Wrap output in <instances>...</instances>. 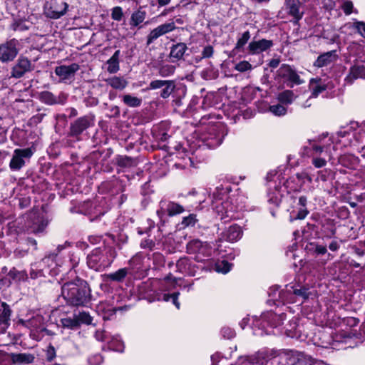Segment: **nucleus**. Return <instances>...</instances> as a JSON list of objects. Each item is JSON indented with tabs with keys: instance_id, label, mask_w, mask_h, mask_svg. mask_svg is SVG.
I'll return each mask as SVG.
<instances>
[{
	"instance_id": "f257e3e1",
	"label": "nucleus",
	"mask_w": 365,
	"mask_h": 365,
	"mask_svg": "<svg viewBox=\"0 0 365 365\" xmlns=\"http://www.w3.org/2000/svg\"><path fill=\"white\" fill-rule=\"evenodd\" d=\"M61 294L68 304L81 306L88 302L91 290L86 281L77 279L64 283L61 288Z\"/></svg>"
},
{
	"instance_id": "f03ea898",
	"label": "nucleus",
	"mask_w": 365,
	"mask_h": 365,
	"mask_svg": "<svg viewBox=\"0 0 365 365\" xmlns=\"http://www.w3.org/2000/svg\"><path fill=\"white\" fill-rule=\"evenodd\" d=\"M286 315L284 313H277L272 311L263 312L259 317H254L253 327L255 335L275 334L277 329L284 323Z\"/></svg>"
},
{
	"instance_id": "7ed1b4c3",
	"label": "nucleus",
	"mask_w": 365,
	"mask_h": 365,
	"mask_svg": "<svg viewBox=\"0 0 365 365\" xmlns=\"http://www.w3.org/2000/svg\"><path fill=\"white\" fill-rule=\"evenodd\" d=\"M115 257V248L103 246L94 249L88 254L86 262L90 269L101 272L109 267Z\"/></svg>"
},
{
	"instance_id": "20e7f679",
	"label": "nucleus",
	"mask_w": 365,
	"mask_h": 365,
	"mask_svg": "<svg viewBox=\"0 0 365 365\" xmlns=\"http://www.w3.org/2000/svg\"><path fill=\"white\" fill-rule=\"evenodd\" d=\"M235 199L226 195L213 193L212 205L217 216L225 222L235 218V213L242 207L233 204Z\"/></svg>"
},
{
	"instance_id": "39448f33",
	"label": "nucleus",
	"mask_w": 365,
	"mask_h": 365,
	"mask_svg": "<svg viewBox=\"0 0 365 365\" xmlns=\"http://www.w3.org/2000/svg\"><path fill=\"white\" fill-rule=\"evenodd\" d=\"M268 294L270 298L269 302L273 301L274 304H276L277 301L288 303L296 302L297 301L292 299V295L302 299L301 303H302L312 296L309 289L305 287H300L299 288L291 287L290 289H287L286 291L279 290L278 287H271Z\"/></svg>"
},
{
	"instance_id": "423d86ee",
	"label": "nucleus",
	"mask_w": 365,
	"mask_h": 365,
	"mask_svg": "<svg viewBox=\"0 0 365 365\" xmlns=\"http://www.w3.org/2000/svg\"><path fill=\"white\" fill-rule=\"evenodd\" d=\"M18 40L13 38L0 45V61L7 62L12 61L18 54Z\"/></svg>"
},
{
	"instance_id": "0eeeda50",
	"label": "nucleus",
	"mask_w": 365,
	"mask_h": 365,
	"mask_svg": "<svg viewBox=\"0 0 365 365\" xmlns=\"http://www.w3.org/2000/svg\"><path fill=\"white\" fill-rule=\"evenodd\" d=\"M34 68V65L31 63V61L28 58L21 56L11 68V77L21 78L25 73L33 71Z\"/></svg>"
},
{
	"instance_id": "6e6552de",
	"label": "nucleus",
	"mask_w": 365,
	"mask_h": 365,
	"mask_svg": "<svg viewBox=\"0 0 365 365\" xmlns=\"http://www.w3.org/2000/svg\"><path fill=\"white\" fill-rule=\"evenodd\" d=\"M94 124L93 115H85L78 118L70 127V134L71 136H78L87 128L93 126Z\"/></svg>"
},
{
	"instance_id": "1a4fd4ad",
	"label": "nucleus",
	"mask_w": 365,
	"mask_h": 365,
	"mask_svg": "<svg viewBox=\"0 0 365 365\" xmlns=\"http://www.w3.org/2000/svg\"><path fill=\"white\" fill-rule=\"evenodd\" d=\"M33 155L31 149H16L10 161L9 166L12 170H20L25 164L24 158H29Z\"/></svg>"
},
{
	"instance_id": "9d476101",
	"label": "nucleus",
	"mask_w": 365,
	"mask_h": 365,
	"mask_svg": "<svg viewBox=\"0 0 365 365\" xmlns=\"http://www.w3.org/2000/svg\"><path fill=\"white\" fill-rule=\"evenodd\" d=\"M292 351L283 352L269 359H266L264 353L258 354V358L265 361V365H291Z\"/></svg>"
},
{
	"instance_id": "9b49d317",
	"label": "nucleus",
	"mask_w": 365,
	"mask_h": 365,
	"mask_svg": "<svg viewBox=\"0 0 365 365\" xmlns=\"http://www.w3.org/2000/svg\"><path fill=\"white\" fill-rule=\"evenodd\" d=\"M332 331L329 329L319 330L317 333L314 334L313 341L315 344L324 348H328L333 344L334 339L331 336Z\"/></svg>"
},
{
	"instance_id": "f8f14e48",
	"label": "nucleus",
	"mask_w": 365,
	"mask_h": 365,
	"mask_svg": "<svg viewBox=\"0 0 365 365\" xmlns=\"http://www.w3.org/2000/svg\"><path fill=\"white\" fill-rule=\"evenodd\" d=\"M41 102L47 105L64 104L67 100V95L64 93H60L56 96L51 92L43 91L39 95Z\"/></svg>"
},
{
	"instance_id": "ddd939ff",
	"label": "nucleus",
	"mask_w": 365,
	"mask_h": 365,
	"mask_svg": "<svg viewBox=\"0 0 365 365\" xmlns=\"http://www.w3.org/2000/svg\"><path fill=\"white\" fill-rule=\"evenodd\" d=\"M272 46V41L263 38L258 41H252L248 45L247 50L251 54H259L267 51Z\"/></svg>"
},
{
	"instance_id": "4468645a",
	"label": "nucleus",
	"mask_w": 365,
	"mask_h": 365,
	"mask_svg": "<svg viewBox=\"0 0 365 365\" xmlns=\"http://www.w3.org/2000/svg\"><path fill=\"white\" fill-rule=\"evenodd\" d=\"M68 9V4L62 0H51L48 15L52 19H58L64 15Z\"/></svg>"
},
{
	"instance_id": "2eb2a0df",
	"label": "nucleus",
	"mask_w": 365,
	"mask_h": 365,
	"mask_svg": "<svg viewBox=\"0 0 365 365\" xmlns=\"http://www.w3.org/2000/svg\"><path fill=\"white\" fill-rule=\"evenodd\" d=\"M78 70L79 65L74 63L68 66L62 65L56 67L55 73L62 80H67L73 78Z\"/></svg>"
},
{
	"instance_id": "dca6fc26",
	"label": "nucleus",
	"mask_w": 365,
	"mask_h": 365,
	"mask_svg": "<svg viewBox=\"0 0 365 365\" xmlns=\"http://www.w3.org/2000/svg\"><path fill=\"white\" fill-rule=\"evenodd\" d=\"M357 78H365V65L364 63L355 64L351 66L344 81L346 84L351 85Z\"/></svg>"
},
{
	"instance_id": "f3484780",
	"label": "nucleus",
	"mask_w": 365,
	"mask_h": 365,
	"mask_svg": "<svg viewBox=\"0 0 365 365\" xmlns=\"http://www.w3.org/2000/svg\"><path fill=\"white\" fill-rule=\"evenodd\" d=\"M54 254H48L43 259H42L41 261L31 264V268L30 270L31 278L36 279L39 277L43 276V267L45 265L50 266L48 262L50 261L51 259H53L54 257Z\"/></svg>"
},
{
	"instance_id": "a211bd4d",
	"label": "nucleus",
	"mask_w": 365,
	"mask_h": 365,
	"mask_svg": "<svg viewBox=\"0 0 365 365\" xmlns=\"http://www.w3.org/2000/svg\"><path fill=\"white\" fill-rule=\"evenodd\" d=\"M337 58L338 56L336 54V51L334 50L330 51L319 56L314 63V66L318 68L327 66L334 63Z\"/></svg>"
},
{
	"instance_id": "6ab92c4d",
	"label": "nucleus",
	"mask_w": 365,
	"mask_h": 365,
	"mask_svg": "<svg viewBox=\"0 0 365 365\" xmlns=\"http://www.w3.org/2000/svg\"><path fill=\"white\" fill-rule=\"evenodd\" d=\"M280 70L282 76L291 83L296 85H300L303 83L298 73L290 66L283 65Z\"/></svg>"
},
{
	"instance_id": "aec40b11",
	"label": "nucleus",
	"mask_w": 365,
	"mask_h": 365,
	"mask_svg": "<svg viewBox=\"0 0 365 365\" xmlns=\"http://www.w3.org/2000/svg\"><path fill=\"white\" fill-rule=\"evenodd\" d=\"M309 87L312 89L311 97L317 98L320 93L331 87L329 83H325L320 78L310 80Z\"/></svg>"
},
{
	"instance_id": "412c9836",
	"label": "nucleus",
	"mask_w": 365,
	"mask_h": 365,
	"mask_svg": "<svg viewBox=\"0 0 365 365\" xmlns=\"http://www.w3.org/2000/svg\"><path fill=\"white\" fill-rule=\"evenodd\" d=\"M11 313L12 310L9 305L2 302L0 308V325L3 326L2 331H5L6 329L10 325Z\"/></svg>"
},
{
	"instance_id": "4be33fe9",
	"label": "nucleus",
	"mask_w": 365,
	"mask_h": 365,
	"mask_svg": "<svg viewBox=\"0 0 365 365\" xmlns=\"http://www.w3.org/2000/svg\"><path fill=\"white\" fill-rule=\"evenodd\" d=\"M282 329H284L289 337L299 339L302 336L301 327L297 324L295 319L290 320Z\"/></svg>"
},
{
	"instance_id": "5701e85b",
	"label": "nucleus",
	"mask_w": 365,
	"mask_h": 365,
	"mask_svg": "<svg viewBox=\"0 0 365 365\" xmlns=\"http://www.w3.org/2000/svg\"><path fill=\"white\" fill-rule=\"evenodd\" d=\"M187 49V47L185 43L173 45L170 52V58H172V62L182 59Z\"/></svg>"
},
{
	"instance_id": "b1692460",
	"label": "nucleus",
	"mask_w": 365,
	"mask_h": 365,
	"mask_svg": "<svg viewBox=\"0 0 365 365\" xmlns=\"http://www.w3.org/2000/svg\"><path fill=\"white\" fill-rule=\"evenodd\" d=\"M291 365H314L311 358L302 353L292 351Z\"/></svg>"
},
{
	"instance_id": "393cba45",
	"label": "nucleus",
	"mask_w": 365,
	"mask_h": 365,
	"mask_svg": "<svg viewBox=\"0 0 365 365\" xmlns=\"http://www.w3.org/2000/svg\"><path fill=\"white\" fill-rule=\"evenodd\" d=\"M300 2L299 0H288V14L294 17L296 22L302 18L303 13L299 11Z\"/></svg>"
},
{
	"instance_id": "a878e982",
	"label": "nucleus",
	"mask_w": 365,
	"mask_h": 365,
	"mask_svg": "<svg viewBox=\"0 0 365 365\" xmlns=\"http://www.w3.org/2000/svg\"><path fill=\"white\" fill-rule=\"evenodd\" d=\"M120 51L117 50L115 51L113 55L107 61L108 68L107 71L110 73H115L119 69V57Z\"/></svg>"
},
{
	"instance_id": "bb28decb",
	"label": "nucleus",
	"mask_w": 365,
	"mask_h": 365,
	"mask_svg": "<svg viewBox=\"0 0 365 365\" xmlns=\"http://www.w3.org/2000/svg\"><path fill=\"white\" fill-rule=\"evenodd\" d=\"M176 267L181 273L193 274L191 262L187 257L180 258L176 263Z\"/></svg>"
},
{
	"instance_id": "cd10ccee",
	"label": "nucleus",
	"mask_w": 365,
	"mask_h": 365,
	"mask_svg": "<svg viewBox=\"0 0 365 365\" xmlns=\"http://www.w3.org/2000/svg\"><path fill=\"white\" fill-rule=\"evenodd\" d=\"M106 82L113 88L122 91L128 84V82L122 77L113 76L106 80Z\"/></svg>"
},
{
	"instance_id": "c85d7f7f",
	"label": "nucleus",
	"mask_w": 365,
	"mask_h": 365,
	"mask_svg": "<svg viewBox=\"0 0 365 365\" xmlns=\"http://www.w3.org/2000/svg\"><path fill=\"white\" fill-rule=\"evenodd\" d=\"M242 232L241 227L238 225H232L225 232V237L230 242H235L241 238Z\"/></svg>"
},
{
	"instance_id": "c756f323",
	"label": "nucleus",
	"mask_w": 365,
	"mask_h": 365,
	"mask_svg": "<svg viewBox=\"0 0 365 365\" xmlns=\"http://www.w3.org/2000/svg\"><path fill=\"white\" fill-rule=\"evenodd\" d=\"M280 187L278 185L274 186V190H269L268 192V202L275 206H279L281 202L282 194L280 191Z\"/></svg>"
},
{
	"instance_id": "7c9ffc66",
	"label": "nucleus",
	"mask_w": 365,
	"mask_h": 365,
	"mask_svg": "<svg viewBox=\"0 0 365 365\" xmlns=\"http://www.w3.org/2000/svg\"><path fill=\"white\" fill-rule=\"evenodd\" d=\"M160 204L161 208H163V207L166 205V210L170 216L180 214L184 211V208L182 205L173 202H169L166 205L165 202L161 201Z\"/></svg>"
},
{
	"instance_id": "2f4dec72",
	"label": "nucleus",
	"mask_w": 365,
	"mask_h": 365,
	"mask_svg": "<svg viewBox=\"0 0 365 365\" xmlns=\"http://www.w3.org/2000/svg\"><path fill=\"white\" fill-rule=\"evenodd\" d=\"M306 250L312 255H323L327 252V247L319 245L315 242H311L307 245Z\"/></svg>"
},
{
	"instance_id": "473e14b6",
	"label": "nucleus",
	"mask_w": 365,
	"mask_h": 365,
	"mask_svg": "<svg viewBox=\"0 0 365 365\" xmlns=\"http://www.w3.org/2000/svg\"><path fill=\"white\" fill-rule=\"evenodd\" d=\"M146 17V12L141 9L134 11L130 16V25L132 27H137L144 21Z\"/></svg>"
},
{
	"instance_id": "72a5a7b5",
	"label": "nucleus",
	"mask_w": 365,
	"mask_h": 365,
	"mask_svg": "<svg viewBox=\"0 0 365 365\" xmlns=\"http://www.w3.org/2000/svg\"><path fill=\"white\" fill-rule=\"evenodd\" d=\"M123 102L129 107L135 108L141 105L142 99L131 94H125L123 96Z\"/></svg>"
},
{
	"instance_id": "f704fd0d",
	"label": "nucleus",
	"mask_w": 365,
	"mask_h": 365,
	"mask_svg": "<svg viewBox=\"0 0 365 365\" xmlns=\"http://www.w3.org/2000/svg\"><path fill=\"white\" fill-rule=\"evenodd\" d=\"M128 273V268H121L115 272L108 274L107 277L108 279H110L111 281L120 282H122L125 278Z\"/></svg>"
},
{
	"instance_id": "c9c22d12",
	"label": "nucleus",
	"mask_w": 365,
	"mask_h": 365,
	"mask_svg": "<svg viewBox=\"0 0 365 365\" xmlns=\"http://www.w3.org/2000/svg\"><path fill=\"white\" fill-rule=\"evenodd\" d=\"M108 343L109 347L114 351L122 352L124 349L123 342L118 335L113 336Z\"/></svg>"
},
{
	"instance_id": "e433bc0d",
	"label": "nucleus",
	"mask_w": 365,
	"mask_h": 365,
	"mask_svg": "<svg viewBox=\"0 0 365 365\" xmlns=\"http://www.w3.org/2000/svg\"><path fill=\"white\" fill-rule=\"evenodd\" d=\"M8 275L16 282L26 281L28 279L26 271H19L14 267L9 272Z\"/></svg>"
},
{
	"instance_id": "4c0bfd02",
	"label": "nucleus",
	"mask_w": 365,
	"mask_h": 365,
	"mask_svg": "<svg viewBox=\"0 0 365 365\" xmlns=\"http://www.w3.org/2000/svg\"><path fill=\"white\" fill-rule=\"evenodd\" d=\"M294 98V93L290 90H286L278 95L279 101L284 104H291Z\"/></svg>"
},
{
	"instance_id": "58836bf2",
	"label": "nucleus",
	"mask_w": 365,
	"mask_h": 365,
	"mask_svg": "<svg viewBox=\"0 0 365 365\" xmlns=\"http://www.w3.org/2000/svg\"><path fill=\"white\" fill-rule=\"evenodd\" d=\"M61 323L63 328H67L73 330L78 329L80 327L76 315L73 318L67 317L61 319Z\"/></svg>"
},
{
	"instance_id": "ea45409f",
	"label": "nucleus",
	"mask_w": 365,
	"mask_h": 365,
	"mask_svg": "<svg viewBox=\"0 0 365 365\" xmlns=\"http://www.w3.org/2000/svg\"><path fill=\"white\" fill-rule=\"evenodd\" d=\"M202 249H205L203 247V242L199 240H192L187 245V252L190 254L197 253V252H200Z\"/></svg>"
},
{
	"instance_id": "a19ab883",
	"label": "nucleus",
	"mask_w": 365,
	"mask_h": 365,
	"mask_svg": "<svg viewBox=\"0 0 365 365\" xmlns=\"http://www.w3.org/2000/svg\"><path fill=\"white\" fill-rule=\"evenodd\" d=\"M250 38V33L249 31H245L242 35L238 38L237 43L235 46L234 50L237 51H240L242 48L246 45L248 41Z\"/></svg>"
},
{
	"instance_id": "79ce46f5",
	"label": "nucleus",
	"mask_w": 365,
	"mask_h": 365,
	"mask_svg": "<svg viewBox=\"0 0 365 365\" xmlns=\"http://www.w3.org/2000/svg\"><path fill=\"white\" fill-rule=\"evenodd\" d=\"M34 360V356L26 354H16L12 355V361L14 363H31Z\"/></svg>"
},
{
	"instance_id": "37998d69",
	"label": "nucleus",
	"mask_w": 365,
	"mask_h": 365,
	"mask_svg": "<svg viewBox=\"0 0 365 365\" xmlns=\"http://www.w3.org/2000/svg\"><path fill=\"white\" fill-rule=\"evenodd\" d=\"M175 88V85L174 81H168L167 82V84H165L164 87L162 88L163 89L161 91L160 96L163 98H168L170 96V94L173 92Z\"/></svg>"
},
{
	"instance_id": "c03bdc74",
	"label": "nucleus",
	"mask_w": 365,
	"mask_h": 365,
	"mask_svg": "<svg viewBox=\"0 0 365 365\" xmlns=\"http://www.w3.org/2000/svg\"><path fill=\"white\" fill-rule=\"evenodd\" d=\"M76 317L78 321L79 326L81 324H87V325L92 324V321H93L92 317L88 313H87L86 312H79V314L76 315Z\"/></svg>"
},
{
	"instance_id": "a18cd8bd",
	"label": "nucleus",
	"mask_w": 365,
	"mask_h": 365,
	"mask_svg": "<svg viewBox=\"0 0 365 365\" xmlns=\"http://www.w3.org/2000/svg\"><path fill=\"white\" fill-rule=\"evenodd\" d=\"M232 264L227 261L218 262L215 264V270L223 274L227 273L231 269Z\"/></svg>"
},
{
	"instance_id": "49530a36",
	"label": "nucleus",
	"mask_w": 365,
	"mask_h": 365,
	"mask_svg": "<svg viewBox=\"0 0 365 365\" xmlns=\"http://www.w3.org/2000/svg\"><path fill=\"white\" fill-rule=\"evenodd\" d=\"M156 28L158 29V30L160 31V33L163 36L164 34H166L175 30L176 26H175L174 22H169V23H165V24H161Z\"/></svg>"
},
{
	"instance_id": "de8ad7c7",
	"label": "nucleus",
	"mask_w": 365,
	"mask_h": 365,
	"mask_svg": "<svg viewBox=\"0 0 365 365\" xmlns=\"http://www.w3.org/2000/svg\"><path fill=\"white\" fill-rule=\"evenodd\" d=\"M179 295V292H174L173 294H164L163 295V300L165 302H168L170 299H172L173 304L177 307V309H180V303L178 302Z\"/></svg>"
},
{
	"instance_id": "09e8293b",
	"label": "nucleus",
	"mask_w": 365,
	"mask_h": 365,
	"mask_svg": "<svg viewBox=\"0 0 365 365\" xmlns=\"http://www.w3.org/2000/svg\"><path fill=\"white\" fill-rule=\"evenodd\" d=\"M46 226V224H45L43 221H38V222L34 223V225L28 229V232L34 234H38L44 230Z\"/></svg>"
},
{
	"instance_id": "8fccbe9b",
	"label": "nucleus",
	"mask_w": 365,
	"mask_h": 365,
	"mask_svg": "<svg viewBox=\"0 0 365 365\" xmlns=\"http://www.w3.org/2000/svg\"><path fill=\"white\" fill-rule=\"evenodd\" d=\"M341 8L347 16L350 15L353 12H357L356 11H354V4L350 0H343Z\"/></svg>"
},
{
	"instance_id": "3c124183",
	"label": "nucleus",
	"mask_w": 365,
	"mask_h": 365,
	"mask_svg": "<svg viewBox=\"0 0 365 365\" xmlns=\"http://www.w3.org/2000/svg\"><path fill=\"white\" fill-rule=\"evenodd\" d=\"M269 110L274 115L278 116L284 115L287 113V108L281 104L271 106L269 107Z\"/></svg>"
},
{
	"instance_id": "603ef678",
	"label": "nucleus",
	"mask_w": 365,
	"mask_h": 365,
	"mask_svg": "<svg viewBox=\"0 0 365 365\" xmlns=\"http://www.w3.org/2000/svg\"><path fill=\"white\" fill-rule=\"evenodd\" d=\"M175 71V67L171 65H164L159 69V73L161 76L166 77L172 75Z\"/></svg>"
},
{
	"instance_id": "864d4df0",
	"label": "nucleus",
	"mask_w": 365,
	"mask_h": 365,
	"mask_svg": "<svg viewBox=\"0 0 365 365\" xmlns=\"http://www.w3.org/2000/svg\"><path fill=\"white\" fill-rule=\"evenodd\" d=\"M123 16V9L120 6H115L112 9L111 18L117 21L122 20Z\"/></svg>"
},
{
	"instance_id": "5fc2aeb1",
	"label": "nucleus",
	"mask_w": 365,
	"mask_h": 365,
	"mask_svg": "<svg viewBox=\"0 0 365 365\" xmlns=\"http://www.w3.org/2000/svg\"><path fill=\"white\" fill-rule=\"evenodd\" d=\"M252 68V65L246 61H242L237 63L235 66V69L240 72H245L251 70Z\"/></svg>"
},
{
	"instance_id": "6e6d98bb",
	"label": "nucleus",
	"mask_w": 365,
	"mask_h": 365,
	"mask_svg": "<svg viewBox=\"0 0 365 365\" xmlns=\"http://www.w3.org/2000/svg\"><path fill=\"white\" fill-rule=\"evenodd\" d=\"M309 211L307 207H300L296 215H291V221L294 220H303L308 215Z\"/></svg>"
},
{
	"instance_id": "4d7b16f0",
	"label": "nucleus",
	"mask_w": 365,
	"mask_h": 365,
	"mask_svg": "<svg viewBox=\"0 0 365 365\" xmlns=\"http://www.w3.org/2000/svg\"><path fill=\"white\" fill-rule=\"evenodd\" d=\"M161 34L158 30L157 28L153 29L150 34H148L147 37V45H150L155 40H156L158 38L161 36Z\"/></svg>"
},
{
	"instance_id": "13d9d810",
	"label": "nucleus",
	"mask_w": 365,
	"mask_h": 365,
	"mask_svg": "<svg viewBox=\"0 0 365 365\" xmlns=\"http://www.w3.org/2000/svg\"><path fill=\"white\" fill-rule=\"evenodd\" d=\"M98 311H106L105 312V314H103V318L104 319H110V317L113 315L115 314V311L113 309V308H110L108 307L106 310V307H105V304H101L98 306Z\"/></svg>"
},
{
	"instance_id": "bf43d9fd",
	"label": "nucleus",
	"mask_w": 365,
	"mask_h": 365,
	"mask_svg": "<svg viewBox=\"0 0 365 365\" xmlns=\"http://www.w3.org/2000/svg\"><path fill=\"white\" fill-rule=\"evenodd\" d=\"M352 28L356 29L359 34L365 38V23L362 21H356L354 23Z\"/></svg>"
},
{
	"instance_id": "052dcab7",
	"label": "nucleus",
	"mask_w": 365,
	"mask_h": 365,
	"mask_svg": "<svg viewBox=\"0 0 365 365\" xmlns=\"http://www.w3.org/2000/svg\"><path fill=\"white\" fill-rule=\"evenodd\" d=\"M196 221V216L193 214H191L189 216L183 218L182 225H183L185 227L194 226Z\"/></svg>"
},
{
	"instance_id": "680f3d73",
	"label": "nucleus",
	"mask_w": 365,
	"mask_h": 365,
	"mask_svg": "<svg viewBox=\"0 0 365 365\" xmlns=\"http://www.w3.org/2000/svg\"><path fill=\"white\" fill-rule=\"evenodd\" d=\"M168 81L164 80H155L150 83L149 88L150 89H158L164 87Z\"/></svg>"
},
{
	"instance_id": "e2e57ef3",
	"label": "nucleus",
	"mask_w": 365,
	"mask_h": 365,
	"mask_svg": "<svg viewBox=\"0 0 365 365\" xmlns=\"http://www.w3.org/2000/svg\"><path fill=\"white\" fill-rule=\"evenodd\" d=\"M213 53V47L212 46H207L203 48L201 53L202 56L200 57V59L210 58L212 56Z\"/></svg>"
},
{
	"instance_id": "0e129e2a",
	"label": "nucleus",
	"mask_w": 365,
	"mask_h": 365,
	"mask_svg": "<svg viewBox=\"0 0 365 365\" xmlns=\"http://www.w3.org/2000/svg\"><path fill=\"white\" fill-rule=\"evenodd\" d=\"M133 160L130 158L124 156L120 157L118 160V164L122 167H129L132 165Z\"/></svg>"
},
{
	"instance_id": "69168bd1",
	"label": "nucleus",
	"mask_w": 365,
	"mask_h": 365,
	"mask_svg": "<svg viewBox=\"0 0 365 365\" xmlns=\"http://www.w3.org/2000/svg\"><path fill=\"white\" fill-rule=\"evenodd\" d=\"M312 164L315 168H320L326 165L327 161L325 159L322 158H313Z\"/></svg>"
},
{
	"instance_id": "338daca9",
	"label": "nucleus",
	"mask_w": 365,
	"mask_h": 365,
	"mask_svg": "<svg viewBox=\"0 0 365 365\" xmlns=\"http://www.w3.org/2000/svg\"><path fill=\"white\" fill-rule=\"evenodd\" d=\"M88 362L91 365H101L103 362V357L99 354L94 355L89 358Z\"/></svg>"
},
{
	"instance_id": "774afa93",
	"label": "nucleus",
	"mask_w": 365,
	"mask_h": 365,
	"mask_svg": "<svg viewBox=\"0 0 365 365\" xmlns=\"http://www.w3.org/2000/svg\"><path fill=\"white\" fill-rule=\"evenodd\" d=\"M323 7L327 11L333 10L336 6L335 0H323Z\"/></svg>"
}]
</instances>
